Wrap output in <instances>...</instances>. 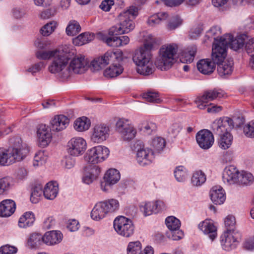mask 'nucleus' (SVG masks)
<instances>
[{
  "label": "nucleus",
  "mask_w": 254,
  "mask_h": 254,
  "mask_svg": "<svg viewBox=\"0 0 254 254\" xmlns=\"http://www.w3.org/2000/svg\"><path fill=\"white\" fill-rule=\"evenodd\" d=\"M43 236L34 233L30 235L27 241V246L30 249H37L44 243Z\"/></svg>",
  "instance_id": "nucleus-33"
},
{
  "label": "nucleus",
  "mask_w": 254,
  "mask_h": 254,
  "mask_svg": "<svg viewBox=\"0 0 254 254\" xmlns=\"http://www.w3.org/2000/svg\"><path fill=\"white\" fill-rule=\"evenodd\" d=\"M63 236L62 233L59 231H52L46 232L43 236L44 243L51 246L60 243Z\"/></svg>",
  "instance_id": "nucleus-26"
},
{
  "label": "nucleus",
  "mask_w": 254,
  "mask_h": 254,
  "mask_svg": "<svg viewBox=\"0 0 254 254\" xmlns=\"http://www.w3.org/2000/svg\"><path fill=\"white\" fill-rule=\"evenodd\" d=\"M254 181L253 175L247 172L242 171L239 174L237 183L242 185H251Z\"/></svg>",
  "instance_id": "nucleus-41"
},
{
  "label": "nucleus",
  "mask_w": 254,
  "mask_h": 254,
  "mask_svg": "<svg viewBox=\"0 0 254 254\" xmlns=\"http://www.w3.org/2000/svg\"><path fill=\"white\" fill-rule=\"evenodd\" d=\"M86 148V142L81 137L71 138L67 145V152L73 156H78L82 154Z\"/></svg>",
  "instance_id": "nucleus-13"
},
{
  "label": "nucleus",
  "mask_w": 254,
  "mask_h": 254,
  "mask_svg": "<svg viewBox=\"0 0 254 254\" xmlns=\"http://www.w3.org/2000/svg\"><path fill=\"white\" fill-rule=\"evenodd\" d=\"M225 93L220 89L208 90L204 92L203 95L199 97V101L208 102L215 100H219L223 98Z\"/></svg>",
  "instance_id": "nucleus-23"
},
{
  "label": "nucleus",
  "mask_w": 254,
  "mask_h": 254,
  "mask_svg": "<svg viewBox=\"0 0 254 254\" xmlns=\"http://www.w3.org/2000/svg\"><path fill=\"white\" fill-rule=\"evenodd\" d=\"M151 56L148 52L139 49L135 51L132 60L137 66L136 71L138 73L148 75L153 72L154 67L150 61Z\"/></svg>",
  "instance_id": "nucleus-6"
},
{
  "label": "nucleus",
  "mask_w": 254,
  "mask_h": 254,
  "mask_svg": "<svg viewBox=\"0 0 254 254\" xmlns=\"http://www.w3.org/2000/svg\"><path fill=\"white\" fill-rule=\"evenodd\" d=\"M140 209L145 216L150 215L153 213H155V209L154 208L153 202H146L144 205L140 207Z\"/></svg>",
  "instance_id": "nucleus-56"
},
{
  "label": "nucleus",
  "mask_w": 254,
  "mask_h": 254,
  "mask_svg": "<svg viewBox=\"0 0 254 254\" xmlns=\"http://www.w3.org/2000/svg\"><path fill=\"white\" fill-rule=\"evenodd\" d=\"M57 25L58 23L57 21H51L45 24L41 28L40 33L44 36H48L55 31Z\"/></svg>",
  "instance_id": "nucleus-44"
},
{
  "label": "nucleus",
  "mask_w": 254,
  "mask_h": 254,
  "mask_svg": "<svg viewBox=\"0 0 254 254\" xmlns=\"http://www.w3.org/2000/svg\"><path fill=\"white\" fill-rule=\"evenodd\" d=\"M109 153V150L105 146H95L87 151L85 160L89 163L97 164L104 161L108 157Z\"/></svg>",
  "instance_id": "nucleus-11"
},
{
  "label": "nucleus",
  "mask_w": 254,
  "mask_h": 254,
  "mask_svg": "<svg viewBox=\"0 0 254 254\" xmlns=\"http://www.w3.org/2000/svg\"><path fill=\"white\" fill-rule=\"evenodd\" d=\"M226 231L225 233H235L236 228V220L232 215L227 216L224 220Z\"/></svg>",
  "instance_id": "nucleus-45"
},
{
  "label": "nucleus",
  "mask_w": 254,
  "mask_h": 254,
  "mask_svg": "<svg viewBox=\"0 0 254 254\" xmlns=\"http://www.w3.org/2000/svg\"><path fill=\"white\" fill-rule=\"evenodd\" d=\"M67 228L71 232L76 231L79 228V222L75 219L70 220L67 223Z\"/></svg>",
  "instance_id": "nucleus-64"
},
{
  "label": "nucleus",
  "mask_w": 254,
  "mask_h": 254,
  "mask_svg": "<svg viewBox=\"0 0 254 254\" xmlns=\"http://www.w3.org/2000/svg\"><path fill=\"white\" fill-rule=\"evenodd\" d=\"M102 202L108 213L114 212L119 209V203L116 199H110Z\"/></svg>",
  "instance_id": "nucleus-43"
},
{
  "label": "nucleus",
  "mask_w": 254,
  "mask_h": 254,
  "mask_svg": "<svg viewBox=\"0 0 254 254\" xmlns=\"http://www.w3.org/2000/svg\"><path fill=\"white\" fill-rule=\"evenodd\" d=\"M168 16L165 12H158L149 17L147 20L148 25L153 26L159 24L161 21L166 20Z\"/></svg>",
  "instance_id": "nucleus-39"
},
{
  "label": "nucleus",
  "mask_w": 254,
  "mask_h": 254,
  "mask_svg": "<svg viewBox=\"0 0 254 254\" xmlns=\"http://www.w3.org/2000/svg\"><path fill=\"white\" fill-rule=\"evenodd\" d=\"M233 233H224L220 237V243L222 249L227 251L235 249L239 241L233 235Z\"/></svg>",
  "instance_id": "nucleus-19"
},
{
  "label": "nucleus",
  "mask_w": 254,
  "mask_h": 254,
  "mask_svg": "<svg viewBox=\"0 0 254 254\" xmlns=\"http://www.w3.org/2000/svg\"><path fill=\"white\" fill-rule=\"evenodd\" d=\"M44 190L40 185L36 186L32 189L30 200L33 203L38 202L43 193Z\"/></svg>",
  "instance_id": "nucleus-46"
},
{
  "label": "nucleus",
  "mask_w": 254,
  "mask_h": 254,
  "mask_svg": "<svg viewBox=\"0 0 254 254\" xmlns=\"http://www.w3.org/2000/svg\"><path fill=\"white\" fill-rule=\"evenodd\" d=\"M100 169L98 166H95L92 168H86L84 173L82 181L84 183L89 185L93 182L99 175Z\"/></svg>",
  "instance_id": "nucleus-29"
},
{
  "label": "nucleus",
  "mask_w": 254,
  "mask_h": 254,
  "mask_svg": "<svg viewBox=\"0 0 254 254\" xmlns=\"http://www.w3.org/2000/svg\"><path fill=\"white\" fill-rule=\"evenodd\" d=\"M165 222L168 230L180 228L181 226L180 220L173 216L168 217Z\"/></svg>",
  "instance_id": "nucleus-51"
},
{
  "label": "nucleus",
  "mask_w": 254,
  "mask_h": 254,
  "mask_svg": "<svg viewBox=\"0 0 254 254\" xmlns=\"http://www.w3.org/2000/svg\"><path fill=\"white\" fill-rule=\"evenodd\" d=\"M151 146L154 149V152H160L165 146L166 142L164 138L161 137L153 138L150 142Z\"/></svg>",
  "instance_id": "nucleus-42"
},
{
  "label": "nucleus",
  "mask_w": 254,
  "mask_h": 254,
  "mask_svg": "<svg viewBox=\"0 0 254 254\" xmlns=\"http://www.w3.org/2000/svg\"><path fill=\"white\" fill-rule=\"evenodd\" d=\"M196 52V47L193 46L189 47L186 51L183 52L180 60L183 63H191L193 62Z\"/></svg>",
  "instance_id": "nucleus-37"
},
{
  "label": "nucleus",
  "mask_w": 254,
  "mask_h": 254,
  "mask_svg": "<svg viewBox=\"0 0 254 254\" xmlns=\"http://www.w3.org/2000/svg\"><path fill=\"white\" fill-rule=\"evenodd\" d=\"M225 59L216 63L212 59L214 63L218 64L217 71L219 75L222 77L231 74L233 70V61L232 59H228L224 61Z\"/></svg>",
  "instance_id": "nucleus-22"
},
{
  "label": "nucleus",
  "mask_w": 254,
  "mask_h": 254,
  "mask_svg": "<svg viewBox=\"0 0 254 254\" xmlns=\"http://www.w3.org/2000/svg\"><path fill=\"white\" fill-rule=\"evenodd\" d=\"M123 60V52L120 50L115 52L107 51L103 56L95 59L91 63L94 70H99L106 65L111 64L104 72V76L108 78L115 77L123 71L120 62Z\"/></svg>",
  "instance_id": "nucleus-1"
},
{
  "label": "nucleus",
  "mask_w": 254,
  "mask_h": 254,
  "mask_svg": "<svg viewBox=\"0 0 254 254\" xmlns=\"http://www.w3.org/2000/svg\"><path fill=\"white\" fill-rule=\"evenodd\" d=\"M182 23V20L178 16H175L172 18L168 24L169 30H173L179 26Z\"/></svg>",
  "instance_id": "nucleus-61"
},
{
  "label": "nucleus",
  "mask_w": 254,
  "mask_h": 254,
  "mask_svg": "<svg viewBox=\"0 0 254 254\" xmlns=\"http://www.w3.org/2000/svg\"><path fill=\"white\" fill-rule=\"evenodd\" d=\"M138 8L134 6H130L127 9L121 12L118 15L119 26H113L109 31L110 35H118L127 33L135 27L133 20L138 14Z\"/></svg>",
  "instance_id": "nucleus-3"
},
{
  "label": "nucleus",
  "mask_w": 254,
  "mask_h": 254,
  "mask_svg": "<svg viewBox=\"0 0 254 254\" xmlns=\"http://www.w3.org/2000/svg\"><path fill=\"white\" fill-rule=\"evenodd\" d=\"M240 173L234 166L226 167L223 173V181L229 185L237 183Z\"/></svg>",
  "instance_id": "nucleus-20"
},
{
  "label": "nucleus",
  "mask_w": 254,
  "mask_h": 254,
  "mask_svg": "<svg viewBox=\"0 0 254 254\" xmlns=\"http://www.w3.org/2000/svg\"><path fill=\"white\" fill-rule=\"evenodd\" d=\"M35 221V217L32 212H26L19 218L18 226L25 228L31 226Z\"/></svg>",
  "instance_id": "nucleus-34"
},
{
  "label": "nucleus",
  "mask_w": 254,
  "mask_h": 254,
  "mask_svg": "<svg viewBox=\"0 0 254 254\" xmlns=\"http://www.w3.org/2000/svg\"><path fill=\"white\" fill-rule=\"evenodd\" d=\"M45 65L46 64L44 62H40L31 65L27 69V71L34 74L35 73L39 72L44 68Z\"/></svg>",
  "instance_id": "nucleus-59"
},
{
  "label": "nucleus",
  "mask_w": 254,
  "mask_h": 254,
  "mask_svg": "<svg viewBox=\"0 0 254 254\" xmlns=\"http://www.w3.org/2000/svg\"><path fill=\"white\" fill-rule=\"evenodd\" d=\"M114 227L119 235L126 238L131 236L134 231L132 221L123 216H119L114 220Z\"/></svg>",
  "instance_id": "nucleus-7"
},
{
  "label": "nucleus",
  "mask_w": 254,
  "mask_h": 254,
  "mask_svg": "<svg viewBox=\"0 0 254 254\" xmlns=\"http://www.w3.org/2000/svg\"><path fill=\"white\" fill-rule=\"evenodd\" d=\"M80 31L81 26L79 23L75 20H70L65 29L66 34L69 36L76 35Z\"/></svg>",
  "instance_id": "nucleus-40"
},
{
  "label": "nucleus",
  "mask_w": 254,
  "mask_h": 254,
  "mask_svg": "<svg viewBox=\"0 0 254 254\" xmlns=\"http://www.w3.org/2000/svg\"><path fill=\"white\" fill-rule=\"evenodd\" d=\"M90 126V121L86 117H82L76 119L74 123V128L78 131L87 130Z\"/></svg>",
  "instance_id": "nucleus-36"
},
{
  "label": "nucleus",
  "mask_w": 254,
  "mask_h": 254,
  "mask_svg": "<svg viewBox=\"0 0 254 254\" xmlns=\"http://www.w3.org/2000/svg\"><path fill=\"white\" fill-rule=\"evenodd\" d=\"M175 177L178 182H184L188 175L187 169L182 166L177 167L174 172Z\"/></svg>",
  "instance_id": "nucleus-48"
},
{
  "label": "nucleus",
  "mask_w": 254,
  "mask_h": 254,
  "mask_svg": "<svg viewBox=\"0 0 254 254\" xmlns=\"http://www.w3.org/2000/svg\"><path fill=\"white\" fill-rule=\"evenodd\" d=\"M69 119L63 115H57L51 121V128L53 131H60L68 126Z\"/></svg>",
  "instance_id": "nucleus-21"
},
{
  "label": "nucleus",
  "mask_w": 254,
  "mask_h": 254,
  "mask_svg": "<svg viewBox=\"0 0 254 254\" xmlns=\"http://www.w3.org/2000/svg\"><path fill=\"white\" fill-rule=\"evenodd\" d=\"M51 128L46 125H40L37 131L39 144L42 147L47 146L52 140Z\"/></svg>",
  "instance_id": "nucleus-18"
},
{
  "label": "nucleus",
  "mask_w": 254,
  "mask_h": 254,
  "mask_svg": "<svg viewBox=\"0 0 254 254\" xmlns=\"http://www.w3.org/2000/svg\"><path fill=\"white\" fill-rule=\"evenodd\" d=\"M166 236L170 239L177 241L181 239L183 236V232L180 230V228L168 230L166 233Z\"/></svg>",
  "instance_id": "nucleus-52"
},
{
  "label": "nucleus",
  "mask_w": 254,
  "mask_h": 254,
  "mask_svg": "<svg viewBox=\"0 0 254 254\" xmlns=\"http://www.w3.org/2000/svg\"><path fill=\"white\" fill-rule=\"evenodd\" d=\"M17 252V248L8 245L3 246L0 248L1 254H15Z\"/></svg>",
  "instance_id": "nucleus-57"
},
{
  "label": "nucleus",
  "mask_w": 254,
  "mask_h": 254,
  "mask_svg": "<svg viewBox=\"0 0 254 254\" xmlns=\"http://www.w3.org/2000/svg\"><path fill=\"white\" fill-rule=\"evenodd\" d=\"M7 149L0 148V166H8L10 164Z\"/></svg>",
  "instance_id": "nucleus-55"
},
{
  "label": "nucleus",
  "mask_w": 254,
  "mask_h": 254,
  "mask_svg": "<svg viewBox=\"0 0 254 254\" xmlns=\"http://www.w3.org/2000/svg\"><path fill=\"white\" fill-rule=\"evenodd\" d=\"M94 38L93 34L89 32L82 33L73 39V43L76 46H82L92 41Z\"/></svg>",
  "instance_id": "nucleus-35"
},
{
  "label": "nucleus",
  "mask_w": 254,
  "mask_h": 254,
  "mask_svg": "<svg viewBox=\"0 0 254 254\" xmlns=\"http://www.w3.org/2000/svg\"><path fill=\"white\" fill-rule=\"evenodd\" d=\"M149 38L150 39V41L146 40L144 44V46L143 47L140 48V50H143L144 52H148L149 54L151 53V51L153 47L154 40L152 39V36H149Z\"/></svg>",
  "instance_id": "nucleus-63"
},
{
  "label": "nucleus",
  "mask_w": 254,
  "mask_h": 254,
  "mask_svg": "<svg viewBox=\"0 0 254 254\" xmlns=\"http://www.w3.org/2000/svg\"><path fill=\"white\" fill-rule=\"evenodd\" d=\"M247 36L245 34L238 36L233 39L231 34H226L219 39L215 38L212 49V59L218 63L226 57V50L229 47L237 51L243 47Z\"/></svg>",
  "instance_id": "nucleus-2"
},
{
  "label": "nucleus",
  "mask_w": 254,
  "mask_h": 254,
  "mask_svg": "<svg viewBox=\"0 0 254 254\" xmlns=\"http://www.w3.org/2000/svg\"><path fill=\"white\" fill-rule=\"evenodd\" d=\"M205 181L206 177L205 174L201 171L194 172L191 177V183L193 186H200L204 183Z\"/></svg>",
  "instance_id": "nucleus-47"
},
{
  "label": "nucleus",
  "mask_w": 254,
  "mask_h": 254,
  "mask_svg": "<svg viewBox=\"0 0 254 254\" xmlns=\"http://www.w3.org/2000/svg\"><path fill=\"white\" fill-rule=\"evenodd\" d=\"M197 143L203 149L210 148L214 143V136L212 133L208 129H202L196 134Z\"/></svg>",
  "instance_id": "nucleus-15"
},
{
  "label": "nucleus",
  "mask_w": 254,
  "mask_h": 254,
  "mask_svg": "<svg viewBox=\"0 0 254 254\" xmlns=\"http://www.w3.org/2000/svg\"><path fill=\"white\" fill-rule=\"evenodd\" d=\"M48 157L43 151L37 153L33 160V164L34 167H37L44 164L47 161Z\"/></svg>",
  "instance_id": "nucleus-50"
},
{
  "label": "nucleus",
  "mask_w": 254,
  "mask_h": 254,
  "mask_svg": "<svg viewBox=\"0 0 254 254\" xmlns=\"http://www.w3.org/2000/svg\"><path fill=\"white\" fill-rule=\"evenodd\" d=\"M10 178L4 177L0 179V194H2L9 187Z\"/></svg>",
  "instance_id": "nucleus-60"
},
{
  "label": "nucleus",
  "mask_w": 254,
  "mask_h": 254,
  "mask_svg": "<svg viewBox=\"0 0 254 254\" xmlns=\"http://www.w3.org/2000/svg\"><path fill=\"white\" fill-rule=\"evenodd\" d=\"M245 135L250 137H254V121H251L244 127Z\"/></svg>",
  "instance_id": "nucleus-58"
},
{
  "label": "nucleus",
  "mask_w": 254,
  "mask_h": 254,
  "mask_svg": "<svg viewBox=\"0 0 254 254\" xmlns=\"http://www.w3.org/2000/svg\"><path fill=\"white\" fill-rule=\"evenodd\" d=\"M234 127L233 120L228 117L215 120L211 125L213 132L219 136L222 135L225 132L230 131Z\"/></svg>",
  "instance_id": "nucleus-14"
},
{
  "label": "nucleus",
  "mask_w": 254,
  "mask_h": 254,
  "mask_svg": "<svg viewBox=\"0 0 254 254\" xmlns=\"http://www.w3.org/2000/svg\"><path fill=\"white\" fill-rule=\"evenodd\" d=\"M60 50H54L48 51H37L36 53V57L40 60H48L51 58H54Z\"/></svg>",
  "instance_id": "nucleus-53"
},
{
  "label": "nucleus",
  "mask_w": 254,
  "mask_h": 254,
  "mask_svg": "<svg viewBox=\"0 0 254 254\" xmlns=\"http://www.w3.org/2000/svg\"><path fill=\"white\" fill-rule=\"evenodd\" d=\"M133 147L137 152V161L141 166H145L152 162L154 158V152L152 149L144 148L142 142L140 140L135 142Z\"/></svg>",
  "instance_id": "nucleus-10"
},
{
  "label": "nucleus",
  "mask_w": 254,
  "mask_h": 254,
  "mask_svg": "<svg viewBox=\"0 0 254 254\" xmlns=\"http://www.w3.org/2000/svg\"><path fill=\"white\" fill-rule=\"evenodd\" d=\"M58 190V185L57 182H49L44 188L43 194L47 199L53 200L57 196Z\"/></svg>",
  "instance_id": "nucleus-32"
},
{
  "label": "nucleus",
  "mask_w": 254,
  "mask_h": 254,
  "mask_svg": "<svg viewBox=\"0 0 254 254\" xmlns=\"http://www.w3.org/2000/svg\"><path fill=\"white\" fill-rule=\"evenodd\" d=\"M117 130L121 134L125 140H130L133 139L136 134V130L128 120L121 119L116 124Z\"/></svg>",
  "instance_id": "nucleus-12"
},
{
  "label": "nucleus",
  "mask_w": 254,
  "mask_h": 254,
  "mask_svg": "<svg viewBox=\"0 0 254 254\" xmlns=\"http://www.w3.org/2000/svg\"><path fill=\"white\" fill-rule=\"evenodd\" d=\"M112 36V37L107 38L106 39V44L110 47H118L126 45L129 43V38L127 36L121 37L115 36V35Z\"/></svg>",
  "instance_id": "nucleus-31"
},
{
  "label": "nucleus",
  "mask_w": 254,
  "mask_h": 254,
  "mask_svg": "<svg viewBox=\"0 0 254 254\" xmlns=\"http://www.w3.org/2000/svg\"><path fill=\"white\" fill-rule=\"evenodd\" d=\"M143 97L147 101L150 102H154V103H160L161 102V99L159 98V95L158 93L148 91L146 93H145L143 94Z\"/></svg>",
  "instance_id": "nucleus-54"
},
{
  "label": "nucleus",
  "mask_w": 254,
  "mask_h": 254,
  "mask_svg": "<svg viewBox=\"0 0 254 254\" xmlns=\"http://www.w3.org/2000/svg\"><path fill=\"white\" fill-rule=\"evenodd\" d=\"M219 136L220 139L218 141L219 147L224 150L229 148L231 145L233 141V136L229 131L225 132V133Z\"/></svg>",
  "instance_id": "nucleus-38"
},
{
  "label": "nucleus",
  "mask_w": 254,
  "mask_h": 254,
  "mask_svg": "<svg viewBox=\"0 0 254 254\" xmlns=\"http://www.w3.org/2000/svg\"><path fill=\"white\" fill-rule=\"evenodd\" d=\"M178 49V46L174 44L163 46L155 62L156 67L161 70L170 69L177 61Z\"/></svg>",
  "instance_id": "nucleus-4"
},
{
  "label": "nucleus",
  "mask_w": 254,
  "mask_h": 254,
  "mask_svg": "<svg viewBox=\"0 0 254 254\" xmlns=\"http://www.w3.org/2000/svg\"><path fill=\"white\" fill-rule=\"evenodd\" d=\"M141 244L139 241L129 243L127 248V254H140Z\"/></svg>",
  "instance_id": "nucleus-49"
},
{
  "label": "nucleus",
  "mask_w": 254,
  "mask_h": 254,
  "mask_svg": "<svg viewBox=\"0 0 254 254\" xmlns=\"http://www.w3.org/2000/svg\"><path fill=\"white\" fill-rule=\"evenodd\" d=\"M109 126L104 124L97 125L93 129L91 140L94 143H102L109 137Z\"/></svg>",
  "instance_id": "nucleus-16"
},
{
  "label": "nucleus",
  "mask_w": 254,
  "mask_h": 254,
  "mask_svg": "<svg viewBox=\"0 0 254 254\" xmlns=\"http://www.w3.org/2000/svg\"><path fill=\"white\" fill-rule=\"evenodd\" d=\"M16 204L11 199H5L0 203V216L7 217L11 216L15 211Z\"/></svg>",
  "instance_id": "nucleus-24"
},
{
  "label": "nucleus",
  "mask_w": 254,
  "mask_h": 254,
  "mask_svg": "<svg viewBox=\"0 0 254 254\" xmlns=\"http://www.w3.org/2000/svg\"><path fill=\"white\" fill-rule=\"evenodd\" d=\"M69 58L68 54L64 53L63 50H60L56 53V55L53 58L52 64L49 66V70L52 73H56L61 72L63 78H66L64 76V71L67 67V64Z\"/></svg>",
  "instance_id": "nucleus-8"
},
{
  "label": "nucleus",
  "mask_w": 254,
  "mask_h": 254,
  "mask_svg": "<svg viewBox=\"0 0 254 254\" xmlns=\"http://www.w3.org/2000/svg\"><path fill=\"white\" fill-rule=\"evenodd\" d=\"M89 66V62L84 56L74 57L64 71V76L69 77L72 73L81 74L86 71Z\"/></svg>",
  "instance_id": "nucleus-9"
},
{
  "label": "nucleus",
  "mask_w": 254,
  "mask_h": 254,
  "mask_svg": "<svg viewBox=\"0 0 254 254\" xmlns=\"http://www.w3.org/2000/svg\"><path fill=\"white\" fill-rule=\"evenodd\" d=\"M199 229L202 231L204 234L208 235L209 238L213 241L217 235L216 228L213 222L209 220H205L201 222L198 225Z\"/></svg>",
  "instance_id": "nucleus-27"
},
{
  "label": "nucleus",
  "mask_w": 254,
  "mask_h": 254,
  "mask_svg": "<svg viewBox=\"0 0 254 254\" xmlns=\"http://www.w3.org/2000/svg\"><path fill=\"white\" fill-rule=\"evenodd\" d=\"M108 214L102 202L96 204L91 212V217L94 220L99 221Z\"/></svg>",
  "instance_id": "nucleus-30"
},
{
  "label": "nucleus",
  "mask_w": 254,
  "mask_h": 254,
  "mask_svg": "<svg viewBox=\"0 0 254 254\" xmlns=\"http://www.w3.org/2000/svg\"><path fill=\"white\" fill-rule=\"evenodd\" d=\"M144 126L143 125L140 127V129L145 132L147 134H150L153 130L156 129V125L155 124L150 123H144Z\"/></svg>",
  "instance_id": "nucleus-62"
},
{
  "label": "nucleus",
  "mask_w": 254,
  "mask_h": 254,
  "mask_svg": "<svg viewBox=\"0 0 254 254\" xmlns=\"http://www.w3.org/2000/svg\"><path fill=\"white\" fill-rule=\"evenodd\" d=\"M9 147L7 152L10 164L23 160L29 152L27 144L23 142L20 137L16 136L9 140Z\"/></svg>",
  "instance_id": "nucleus-5"
},
{
  "label": "nucleus",
  "mask_w": 254,
  "mask_h": 254,
  "mask_svg": "<svg viewBox=\"0 0 254 254\" xmlns=\"http://www.w3.org/2000/svg\"><path fill=\"white\" fill-rule=\"evenodd\" d=\"M120 179V174L119 171L115 169H109L104 175V182L101 184V189L105 191H108V187L116 184Z\"/></svg>",
  "instance_id": "nucleus-17"
},
{
  "label": "nucleus",
  "mask_w": 254,
  "mask_h": 254,
  "mask_svg": "<svg viewBox=\"0 0 254 254\" xmlns=\"http://www.w3.org/2000/svg\"><path fill=\"white\" fill-rule=\"evenodd\" d=\"M210 196L212 201L215 204L220 205L226 199L224 190L220 186H214L210 190Z\"/></svg>",
  "instance_id": "nucleus-25"
},
{
  "label": "nucleus",
  "mask_w": 254,
  "mask_h": 254,
  "mask_svg": "<svg viewBox=\"0 0 254 254\" xmlns=\"http://www.w3.org/2000/svg\"><path fill=\"white\" fill-rule=\"evenodd\" d=\"M215 63L212 62L209 59L200 60L197 64L198 70L202 74H210L215 68Z\"/></svg>",
  "instance_id": "nucleus-28"
}]
</instances>
